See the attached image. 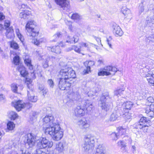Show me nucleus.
<instances>
[{
  "mask_svg": "<svg viewBox=\"0 0 154 154\" xmlns=\"http://www.w3.org/2000/svg\"><path fill=\"white\" fill-rule=\"evenodd\" d=\"M58 76L57 80L59 88L64 90L69 89L74 82L76 75L75 71L72 68L66 66L61 69Z\"/></svg>",
  "mask_w": 154,
  "mask_h": 154,
  "instance_id": "nucleus-1",
  "label": "nucleus"
},
{
  "mask_svg": "<svg viewBox=\"0 0 154 154\" xmlns=\"http://www.w3.org/2000/svg\"><path fill=\"white\" fill-rule=\"evenodd\" d=\"M100 101L101 102V108L102 110L107 112L112 109L113 104L112 97L109 92L106 91L102 93L100 97Z\"/></svg>",
  "mask_w": 154,
  "mask_h": 154,
  "instance_id": "nucleus-2",
  "label": "nucleus"
},
{
  "mask_svg": "<svg viewBox=\"0 0 154 154\" xmlns=\"http://www.w3.org/2000/svg\"><path fill=\"white\" fill-rule=\"evenodd\" d=\"M84 106H77L74 110L75 116L77 117H81L85 115L87 111H91L92 110L93 106L91 101L87 100L82 101Z\"/></svg>",
  "mask_w": 154,
  "mask_h": 154,
  "instance_id": "nucleus-3",
  "label": "nucleus"
},
{
  "mask_svg": "<svg viewBox=\"0 0 154 154\" xmlns=\"http://www.w3.org/2000/svg\"><path fill=\"white\" fill-rule=\"evenodd\" d=\"M43 130L44 133L55 127H59V123L55 120L53 116L46 115L43 118Z\"/></svg>",
  "mask_w": 154,
  "mask_h": 154,
  "instance_id": "nucleus-4",
  "label": "nucleus"
},
{
  "mask_svg": "<svg viewBox=\"0 0 154 154\" xmlns=\"http://www.w3.org/2000/svg\"><path fill=\"white\" fill-rule=\"evenodd\" d=\"M84 143L82 145L84 151L89 153L93 149L95 143L94 137L90 134L85 135L84 139Z\"/></svg>",
  "mask_w": 154,
  "mask_h": 154,
  "instance_id": "nucleus-5",
  "label": "nucleus"
},
{
  "mask_svg": "<svg viewBox=\"0 0 154 154\" xmlns=\"http://www.w3.org/2000/svg\"><path fill=\"white\" fill-rule=\"evenodd\" d=\"M58 128L55 127L50 130L44 133L46 134H49L52 137L53 139L56 141H58L60 140L63 136V131L61 129L59 124Z\"/></svg>",
  "mask_w": 154,
  "mask_h": 154,
  "instance_id": "nucleus-6",
  "label": "nucleus"
},
{
  "mask_svg": "<svg viewBox=\"0 0 154 154\" xmlns=\"http://www.w3.org/2000/svg\"><path fill=\"white\" fill-rule=\"evenodd\" d=\"M35 22L33 20L28 22L26 26V29L27 31V35L30 37H34L38 35V31L35 29L36 26Z\"/></svg>",
  "mask_w": 154,
  "mask_h": 154,
  "instance_id": "nucleus-7",
  "label": "nucleus"
},
{
  "mask_svg": "<svg viewBox=\"0 0 154 154\" xmlns=\"http://www.w3.org/2000/svg\"><path fill=\"white\" fill-rule=\"evenodd\" d=\"M27 80V79H26V83L28 88L27 91L28 99L32 102H35L37 100V96L33 95L34 89L31 84L32 81L30 80L29 81H28Z\"/></svg>",
  "mask_w": 154,
  "mask_h": 154,
  "instance_id": "nucleus-8",
  "label": "nucleus"
},
{
  "mask_svg": "<svg viewBox=\"0 0 154 154\" xmlns=\"http://www.w3.org/2000/svg\"><path fill=\"white\" fill-rule=\"evenodd\" d=\"M117 71V69L115 67L106 66L100 69L98 73V76H108L113 75Z\"/></svg>",
  "mask_w": 154,
  "mask_h": 154,
  "instance_id": "nucleus-9",
  "label": "nucleus"
},
{
  "mask_svg": "<svg viewBox=\"0 0 154 154\" xmlns=\"http://www.w3.org/2000/svg\"><path fill=\"white\" fill-rule=\"evenodd\" d=\"M55 1L60 6L61 10H63V12L69 11L70 5L68 0H55Z\"/></svg>",
  "mask_w": 154,
  "mask_h": 154,
  "instance_id": "nucleus-10",
  "label": "nucleus"
},
{
  "mask_svg": "<svg viewBox=\"0 0 154 154\" xmlns=\"http://www.w3.org/2000/svg\"><path fill=\"white\" fill-rule=\"evenodd\" d=\"M78 124L80 128L83 130L89 129L90 126V121L84 118L79 120Z\"/></svg>",
  "mask_w": 154,
  "mask_h": 154,
  "instance_id": "nucleus-11",
  "label": "nucleus"
},
{
  "mask_svg": "<svg viewBox=\"0 0 154 154\" xmlns=\"http://www.w3.org/2000/svg\"><path fill=\"white\" fill-rule=\"evenodd\" d=\"M36 139H37L35 135L32 133L28 134L27 135L26 143L30 147H32L34 145Z\"/></svg>",
  "mask_w": 154,
  "mask_h": 154,
  "instance_id": "nucleus-12",
  "label": "nucleus"
},
{
  "mask_svg": "<svg viewBox=\"0 0 154 154\" xmlns=\"http://www.w3.org/2000/svg\"><path fill=\"white\" fill-rule=\"evenodd\" d=\"M64 46L65 45L63 44V42H61L58 45L54 46L52 47H47L46 48L49 51H51L57 54H60L61 52L60 47H64Z\"/></svg>",
  "mask_w": 154,
  "mask_h": 154,
  "instance_id": "nucleus-13",
  "label": "nucleus"
},
{
  "mask_svg": "<svg viewBox=\"0 0 154 154\" xmlns=\"http://www.w3.org/2000/svg\"><path fill=\"white\" fill-rule=\"evenodd\" d=\"M12 105L18 111H20L21 109L23 108L25 106V103L22 100H18L12 102Z\"/></svg>",
  "mask_w": 154,
  "mask_h": 154,
  "instance_id": "nucleus-14",
  "label": "nucleus"
},
{
  "mask_svg": "<svg viewBox=\"0 0 154 154\" xmlns=\"http://www.w3.org/2000/svg\"><path fill=\"white\" fill-rule=\"evenodd\" d=\"M113 32L116 37L121 36L123 34V32L119 26L116 24L113 26Z\"/></svg>",
  "mask_w": 154,
  "mask_h": 154,
  "instance_id": "nucleus-15",
  "label": "nucleus"
},
{
  "mask_svg": "<svg viewBox=\"0 0 154 154\" xmlns=\"http://www.w3.org/2000/svg\"><path fill=\"white\" fill-rule=\"evenodd\" d=\"M121 11L125 16V18L130 20L132 17V15L130 9L126 7H123L121 9Z\"/></svg>",
  "mask_w": 154,
  "mask_h": 154,
  "instance_id": "nucleus-16",
  "label": "nucleus"
},
{
  "mask_svg": "<svg viewBox=\"0 0 154 154\" xmlns=\"http://www.w3.org/2000/svg\"><path fill=\"white\" fill-rule=\"evenodd\" d=\"M147 106L145 112L148 116L153 117L154 116V104H151Z\"/></svg>",
  "mask_w": 154,
  "mask_h": 154,
  "instance_id": "nucleus-17",
  "label": "nucleus"
},
{
  "mask_svg": "<svg viewBox=\"0 0 154 154\" xmlns=\"http://www.w3.org/2000/svg\"><path fill=\"white\" fill-rule=\"evenodd\" d=\"M133 103L131 101H128L125 103H123L122 106V111H123L125 112H129V110L130 109L133 105Z\"/></svg>",
  "mask_w": 154,
  "mask_h": 154,
  "instance_id": "nucleus-18",
  "label": "nucleus"
},
{
  "mask_svg": "<svg viewBox=\"0 0 154 154\" xmlns=\"http://www.w3.org/2000/svg\"><path fill=\"white\" fill-rule=\"evenodd\" d=\"M5 35L8 39H12L14 37V30L12 27H10L6 29V32Z\"/></svg>",
  "mask_w": 154,
  "mask_h": 154,
  "instance_id": "nucleus-19",
  "label": "nucleus"
},
{
  "mask_svg": "<svg viewBox=\"0 0 154 154\" xmlns=\"http://www.w3.org/2000/svg\"><path fill=\"white\" fill-rule=\"evenodd\" d=\"M145 77L146 78L149 83L154 84V73H153L152 72H149Z\"/></svg>",
  "mask_w": 154,
  "mask_h": 154,
  "instance_id": "nucleus-20",
  "label": "nucleus"
},
{
  "mask_svg": "<svg viewBox=\"0 0 154 154\" xmlns=\"http://www.w3.org/2000/svg\"><path fill=\"white\" fill-rule=\"evenodd\" d=\"M17 69L20 72V74L23 77H25L28 74V72L26 71L25 67L21 64L18 66Z\"/></svg>",
  "mask_w": 154,
  "mask_h": 154,
  "instance_id": "nucleus-21",
  "label": "nucleus"
},
{
  "mask_svg": "<svg viewBox=\"0 0 154 154\" xmlns=\"http://www.w3.org/2000/svg\"><path fill=\"white\" fill-rule=\"evenodd\" d=\"M66 146V144L65 142H60L56 145V149L59 152H61L64 150V148Z\"/></svg>",
  "mask_w": 154,
  "mask_h": 154,
  "instance_id": "nucleus-22",
  "label": "nucleus"
},
{
  "mask_svg": "<svg viewBox=\"0 0 154 154\" xmlns=\"http://www.w3.org/2000/svg\"><path fill=\"white\" fill-rule=\"evenodd\" d=\"M149 122L150 121L149 119L146 117H143L140 119L137 126H144V125H149Z\"/></svg>",
  "mask_w": 154,
  "mask_h": 154,
  "instance_id": "nucleus-23",
  "label": "nucleus"
},
{
  "mask_svg": "<svg viewBox=\"0 0 154 154\" xmlns=\"http://www.w3.org/2000/svg\"><path fill=\"white\" fill-rule=\"evenodd\" d=\"M11 90L15 93H17L19 89L20 90H22L23 89L22 86L18 85L17 84L15 83H13L11 85Z\"/></svg>",
  "mask_w": 154,
  "mask_h": 154,
  "instance_id": "nucleus-24",
  "label": "nucleus"
},
{
  "mask_svg": "<svg viewBox=\"0 0 154 154\" xmlns=\"http://www.w3.org/2000/svg\"><path fill=\"white\" fill-rule=\"evenodd\" d=\"M120 116H121V113H120L119 111H115L111 115L109 119L110 120L112 121H114Z\"/></svg>",
  "mask_w": 154,
  "mask_h": 154,
  "instance_id": "nucleus-25",
  "label": "nucleus"
},
{
  "mask_svg": "<svg viewBox=\"0 0 154 154\" xmlns=\"http://www.w3.org/2000/svg\"><path fill=\"white\" fill-rule=\"evenodd\" d=\"M94 64V61H90L88 62V66L86 68L84 69L83 72L84 74H86L91 72V66H93Z\"/></svg>",
  "mask_w": 154,
  "mask_h": 154,
  "instance_id": "nucleus-26",
  "label": "nucleus"
},
{
  "mask_svg": "<svg viewBox=\"0 0 154 154\" xmlns=\"http://www.w3.org/2000/svg\"><path fill=\"white\" fill-rule=\"evenodd\" d=\"M24 63L30 70H32L33 69V66L31 64V59L27 57H26L24 60Z\"/></svg>",
  "mask_w": 154,
  "mask_h": 154,
  "instance_id": "nucleus-27",
  "label": "nucleus"
},
{
  "mask_svg": "<svg viewBox=\"0 0 154 154\" xmlns=\"http://www.w3.org/2000/svg\"><path fill=\"white\" fill-rule=\"evenodd\" d=\"M68 39L66 40V42H67L69 43L70 44L73 43H75L77 42L79 40V37L76 35H74L73 38H70L68 36Z\"/></svg>",
  "mask_w": 154,
  "mask_h": 154,
  "instance_id": "nucleus-28",
  "label": "nucleus"
},
{
  "mask_svg": "<svg viewBox=\"0 0 154 154\" xmlns=\"http://www.w3.org/2000/svg\"><path fill=\"white\" fill-rule=\"evenodd\" d=\"M7 129L6 130V131L8 132L14 129L15 127V124L13 122L9 121L7 123Z\"/></svg>",
  "mask_w": 154,
  "mask_h": 154,
  "instance_id": "nucleus-29",
  "label": "nucleus"
},
{
  "mask_svg": "<svg viewBox=\"0 0 154 154\" xmlns=\"http://www.w3.org/2000/svg\"><path fill=\"white\" fill-rule=\"evenodd\" d=\"M79 45L81 47H84L87 48L88 49L91 48V47H94L96 49H97V46L90 43L81 42Z\"/></svg>",
  "mask_w": 154,
  "mask_h": 154,
  "instance_id": "nucleus-30",
  "label": "nucleus"
},
{
  "mask_svg": "<svg viewBox=\"0 0 154 154\" xmlns=\"http://www.w3.org/2000/svg\"><path fill=\"white\" fill-rule=\"evenodd\" d=\"M46 41V39L43 38H40L39 39H33L32 42L35 45L38 46L42 42H45Z\"/></svg>",
  "mask_w": 154,
  "mask_h": 154,
  "instance_id": "nucleus-31",
  "label": "nucleus"
},
{
  "mask_svg": "<svg viewBox=\"0 0 154 154\" xmlns=\"http://www.w3.org/2000/svg\"><path fill=\"white\" fill-rule=\"evenodd\" d=\"M95 154H105L104 152V148L101 145H99L97 147Z\"/></svg>",
  "mask_w": 154,
  "mask_h": 154,
  "instance_id": "nucleus-32",
  "label": "nucleus"
},
{
  "mask_svg": "<svg viewBox=\"0 0 154 154\" xmlns=\"http://www.w3.org/2000/svg\"><path fill=\"white\" fill-rule=\"evenodd\" d=\"M121 116H122L126 119H129L131 117L129 112H126V111L125 112L123 111H122V112L121 113Z\"/></svg>",
  "mask_w": 154,
  "mask_h": 154,
  "instance_id": "nucleus-33",
  "label": "nucleus"
},
{
  "mask_svg": "<svg viewBox=\"0 0 154 154\" xmlns=\"http://www.w3.org/2000/svg\"><path fill=\"white\" fill-rule=\"evenodd\" d=\"M71 18L75 21H78L82 19V17L78 14L76 13H73L71 17Z\"/></svg>",
  "mask_w": 154,
  "mask_h": 154,
  "instance_id": "nucleus-34",
  "label": "nucleus"
},
{
  "mask_svg": "<svg viewBox=\"0 0 154 154\" xmlns=\"http://www.w3.org/2000/svg\"><path fill=\"white\" fill-rule=\"evenodd\" d=\"M117 130L118 132V134H119V135L122 136V135L126 133V129L123 128L122 127H119L117 128Z\"/></svg>",
  "mask_w": 154,
  "mask_h": 154,
  "instance_id": "nucleus-35",
  "label": "nucleus"
},
{
  "mask_svg": "<svg viewBox=\"0 0 154 154\" xmlns=\"http://www.w3.org/2000/svg\"><path fill=\"white\" fill-rule=\"evenodd\" d=\"M16 33L17 37L19 38V39L20 40V41L22 42H23L24 41L23 37L20 32L19 29H16Z\"/></svg>",
  "mask_w": 154,
  "mask_h": 154,
  "instance_id": "nucleus-36",
  "label": "nucleus"
},
{
  "mask_svg": "<svg viewBox=\"0 0 154 154\" xmlns=\"http://www.w3.org/2000/svg\"><path fill=\"white\" fill-rule=\"evenodd\" d=\"M126 143L124 141V140L119 141L118 143V144L122 147V150L124 151H125V148L126 147Z\"/></svg>",
  "mask_w": 154,
  "mask_h": 154,
  "instance_id": "nucleus-37",
  "label": "nucleus"
},
{
  "mask_svg": "<svg viewBox=\"0 0 154 154\" xmlns=\"http://www.w3.org/2000/svg\"><path fill=\"white\" fill-rule=\"evenodd\" d=\"M63 36V35L62 33L60 32H57L56 34H54L53 37L54 39H53L54 42H56L57 40L59 38H61Z\"/></svg>",
  "mask_w": 154,
  "mask_h": 154,
  "instance_id": "nucleus-38",
  "label": "nucleus"
},
{
  "mask_svg": "<svg viewBox=\"0 0 154 154\" xmlns=\"http://www.w3.org/2000/svg\"><path fill=\"white\" fill-rule=\"evenodd\" d=\"M9 116L11 120H14L18 117L17 114L16 112L11 111L10 112Z\"/></svg>",
  "mask_w": 154,
  "mask_h": 154,
  "instance_id": "nucleus-39",
  "label": "nucleus"
},
{
  "mask_svg": "<svg viewBox=\"0 0 154 154\" xmlns=\"http://www.w3.org/2000/svg\"><path fill=\"white\" fill-rule=\"evenodd\" d=\"M10 46L11 48L15 50L18 49L19 48L18 45L14 41L11 42H10Z\"/></svg>",
  "mask_w": 154,
  "mask_h": 154,
  "instance_id": "nucleus-40",
  "label": "nucleus"
},
{
  "mask_svg": "<svg viewBox=\"0 0 154 154\" xmlns=\"http://www.w3.org/2000/svg\"><path fill=\"white\" fill-rule=\"evenodd\" d=\"M81 47L80 46V45H79L78 46H76L75 45H73V50L77 52L78 53H81Z\"/></svg>",
  "mask_w": 154,
  "mask_h": 154,
  "instance_id": "nucleus-41",
  "label": "nucleus"
},
{
  "mask_svg": "<svg viewBox=\"0 0 154 154\" xmlns=\"http://www.w3.org/2000/svg\"><path fill=\"white\" fill-rule=\"evenodd\" d=\"M20 59L19 56H15L13 59V63L16 65H19L20 63Z\"/></svg>",
  "mask_w": 154,
  "mask_h": 154,
  "instance_id": "nucleus-42",
  "label": "nucleus"
},
{
  "mask_svg": "<svg viewBox=\"0 0 154 154\" xmlns=\"http://www.w3.org/2000/svg\"><path fill=\"white\" fill-rule=\"evenodd\" d=\"M146 102V105H149L152 104L154 102V100L153 97H149L147 98Z\"/></svg>",
  "mask_w": 154,
  "mask_h": 154,
  "instance_id": "nucleus-43",
  "label": "nucleus"
},
{
  "mask_svg": "<svg viewBox=\"0 0 154 154\" xmlns=\"http://www.w3.org/2000/svg\"><path fill=\"white\" fill-rule=\"evenodd\" d=\"M149 125H144V126H137V127L138 128L142 129L144 132H146L147 131Z\"/></svg>",
  "mask_w": 154,
  "mask_h": 154,
  "instance_id": "nucleus-44",
  "label": "nucleus"
},
{
  "mask_svg": "<svg viewBox=\"0 0 154 154\" xmlns=\"http://www.w3.org/2000/svg\"><path fill=\"white\" fill-rule=\"evenodd\" d=\"M146 22L148 25L149 24L151 23H153L154 22V15L150 17H147Z\"/></svg>",
  "mask_w": 154,
  "mask_h": 154,
  "instance_id": "nucleus-45",
  "label": "nucleus"
},
{
  "mask_svg": "<svg viewBox=\"0 0 154 154\" xmlns=\"http://www.w3.org/2000/svg\"><path fill=\"white\" fill-rule=\"evenodd\" d=\"M111 136L113 140H116L118 138L119 135V134H118V133L116 134L115 133H112L111 134Z\"/></svg>",
  "mask_w": 154,
  "mask_h": 154,
  "instance_id": "nucleus-46",
  "label": "nucleus"
},
{
  "mask_svg": "<svg viewBox=\"0 0 154 154\" xmlns=\"http://www.w3.org/2000/svg\"><path fill=\"white\" fill-rule=\"evenodd\" d=\"M39 89L42 91L43 95L44 96H45L47 92L48 91V89L46 88H45L43 86H42V87H39Z\"/></svg>",
  "mask_w": 154,
  "mask_h": 154,
  "instance_id": "nucleus-47",
  "label": "nucleus"
},
{
  "mask_svg": "<svg viewBox=\"0 0 154 154\" xmlns=\"http://www.w3.org/2000/svg\"><path fill=\"white\" fill-rule=\"evenodd\" d=\"M47 83L49 86L51 88H53L54 84L53 80L51 79H49L48 80Z\"/></svg>",
  "mask_w": 154,
  "mask_h": 154,
  "instance_id": "nucleus-48",
  "label": "nucleus"
},
{
  "mask_svg": "<svg viewBox=\"0 0 154 154\" xmlns=\"http://www.w3.org/2000/svg\"><path fill=\"white\" fill-rule=\"evenodd\" d=\"M124 90L121 89H117L114 91V95L118 96L119 95H120L122 94V92L124 91Z\"/></svg>",
  "mask_w": 154,
  "mask_h": 154,
  "instance_id": "nucleus-49",
  "label": "nucleus"
},
{
  "mask_svg": "<svg viewBox=\"0 0 154 154\" xmlns=\"http://www.w3.org/2000/svg\"><path fill=\"white\" fill-rule=\"evenodd\" d=\"M112 38L111 36H109L108 38H107L106 41L107 44L108 45L109 47L110 48H112V45L111 42V41L112 40Z\"/></svg>",
  "mask_w": 154,
  "mask_h": 154,
  "instance_id": "nucleus-50",
  "label": "nucleus"
},
{
  "mask_svg": "<svg viewBox=\"0 0 154 154\" xmlns=\"http://www.w3.org/2000/svg\"><path fill=\"white\" fill-rule=\"evenodd\" d=\"M11 22L10 20H6L5 22V26L6 28V29H8L9 28V26L10 25Z\"/></svg>",
  "mask_w": 154,
  "mask_h": 154,
  "instance_id": "nucleus-51",
  "label": "nucleus"
},
{
  "mask_svg": "<svg viewBox=\"0 0 154 154\" xmlns=\"http://www.w3.org/2000/svg\"><path fill=\"white\" fill-rule=\"evenodd\" d=\"M19 16L20 18H23L24 19H26L28 18V17L27 15H25V14L23 11L20 13Z\"/></svg>",
  "mask_w": 154,
  "mask_h": 154,
  "instance_id": "nucleus-52",
  "label": "nucleus"
},
{
  "mask_svg": "<svg viewBox=\"0 0 154 154\" xmlns=\"http://www.w3.org/2000/svg\"><path fill=\"white\" fill-rule=\"evenodd\" d=\"M124 139L126 141L128 142V143L130 144L131 143V142L132 141V140L131 138V137L129 136H125L124 137Z\"/></svg>",
  "mask_w": 154,
  "mask_h": 154,
  "instance_id": "nucleus-53",
  "label": "nucleus"
},
{
  "mask_svg": "<svg viewBox=\"0 0 154 154\" xmlns=\"http://www.w3.org/2000/svg\"><path fill=\"white\" fill-rule=\"evenodd\" d=\"M104 60L102 58H100L97 61L98 64L99 65H103L104 63Z\"/></svg>",
  "mask_w": 154,
  "mask_h": 154,
  "instance_id": "nucleus-54",
  "label": "nucleus"
},
{
  "mask_svg": "<svg viewBox=\"0 0 154 154\" xmlns=\"http://www.w3.org/2000/svg\"><path fill=\"white\" fill-rule=\"evenodd\" d=\"M23 11L25 13V15H27L28 17L29 15L31 14V11L27 10H25Z\"/></svg>",
  "mask_w": 154,
  "mask_h": 154,
  "instance_id": "nucleus-55",
  "label": "nucleus"
},
{
  "mask_svg": "<svg viewBox=\"0 0 154 154\" xmlns=\"http://www.w3.org/2000/svg\"><path fill=\"white\" fill-rule=\"evenodd\" d=\"M5 18V16L2 13L0 12V21L3 20Z\"/></svg>",
  "mask_w": 154,
  "mask_h": 154,
  "instance_id": "nucleus-56",
  "label": "nucleus"
},
{
  "mask_svg": "<svg viewBox=\"0 0 154 154\" xmlns=\"http://www.w3.org/2000/svg\"><path fill=\"white\" fill-rule=\"evenodd\" d=\"M77 97H75L74 99L76 101H81L82 99L80 97V95H77Z\"/></svg>",
  "mask_w": 154,
  "mask_h": 154,
  "instance_id": "nucleus-57",
  "label": "nucleus"
},
{
  "mask_svg": "<svg viewBox=\"0 0 154 154\" xmlns=\"http://www.w3.org/2000/svg\"><path fill=\"white\" fill-rule=\"evenodd\" d=\"M35 71H34L32 72H31V75L32 78L33 79H35L36 78V76L35 75Z\"/></svg>",
  "mask_w": 154,
  "mask_h": 154,
  "instance_id": "nucleus-58",
  "label": "nucleus"
},
{
  "mask_svg": "<svg viewBox=\"0 0 154 154\" xmlns=\"http://www.w3.org/2000/svg\"><path fill=\"white\" fill-rule=\"evenodd\" d=\"M65 22L66 25L68 26H69L72 24V22L70 21H69L67 20H65Z\"/></svg>",
  "mask_w": 154,
  "mask_h": 154,
  "instance_id": "nucleus-59",
  "label": "nucleus"
},
{
  "mask_svg": "<svg viewBox=\"0 0 154 154\" xmlns=\"http://www.w3.org/2000/svg\"><path fill=\"white\" fill-rule=\"evenodd\" d=\"M20 152L22 154H31L27 151H24V150H20Z\"/></svg>",
  "mask_w": 154,
  "mask_h": 154,
  "instance_id": "nucleus-60",
  "label": "nucleus"
},
{
  "mask_svg": "<svg viewBox=\"0 0 154 154\" xmlns=\"http://www.w3.org/2000/svg\"><path fill=\"white\" fill-rule=\"evenodd\" d=\"M91 91H89L88 93V96H90L91 95H94L95 94V92H92L91 93Z\"/></svg>",
  "mask_w": 154,
  "mask_h": 154,
  "instance_id": "nucleus-61",
  "label": "nucleus"
},
{
  "mask_svg": "<svg viewBox=\"0 0 154 154\" xmlns=\"http://www.w3.org/2000/svg\"><path fill=\"white\" fill-rule=\"evenodd\" d=\"M5 97L2 94H0V101H1L4 99Z\"/></svg>",
  "mask_w": 154,
  "mask_h": 154,
  "instance_id": "nucleus-62",
  "label": "nucleus"
},
{
  "mask_svg": "<svg viewBox=\"0 0 154 154\" xmlns=\"http://www.w3.org/2000/svg\"><path fill=\"white\" fill-rule=\"evenodd\" d=\"M27 6L24 4H22L21 5L22 8H27Z\"/></svg>",
  "mask_w": 154,
  "mask_h": 154,
  "instance_id": "nucleus-63",
  "label": "nucleus"
},
{
  "mask_svg": "<svg viewBox=\"0 0 154 154\" xmlns=\"http://www.w3.org/2000/svg\"><path fill=\"white\" fill-rule=\"evenodd\" d=\"M99 31L100 32H102L104 34L106 33V32L103 29H100Z\"/></svg>",
  "mask_w": 154,
  "mask_h": 154,
  "instance_id": "nucleus-64",
  "label": "nucleus"
}]
</instances>
